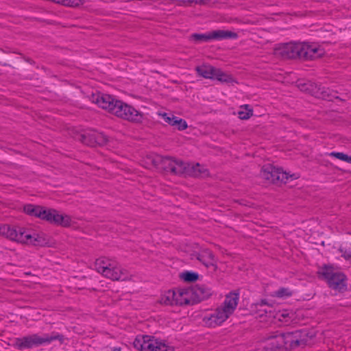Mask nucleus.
I'll list each match as a JSON object with an SVG mask.
<instances>
[{
	"label": "nucleus",
	"mask_w": 351,
	"mask_h": 351,
	"mask_svg": "<svg viewBox=\"0 0 351 351\" xmlns=\"http://www.w3.org/2000/svg\"><path fill=\"white\" fill-rule=\"evenodd\" d=\"M23 210L25 213L29 215L38 217L56 226L64 228L75 226V221L71 217L62 214L55 209L27 204L24 206Z\"/></svg>",
	"instance_id": "3"
},
{
	"label": "nucleus",
	"mask_w": 351,
	"mask_h": 351,
	"mask_svg": "<svg viewBox=\"0 0 351 351\" xmlns=\"http://www.w3.org/2000/svg\"><path fill=\"white\" fill-rule=\"evenodd\" d=\"M95 133L94 130L87 131L80 136L79 140L86 145L94 146L95 142L92 141L95 138Z\"/></svg>",
	"instance_id": "28"
},
{
	"label": "nucleus",
	"mask_w": 351,
	"mask_h": 351,
	"mask_svg": "<svg viewBox=\"0 0 351 351\" xmlns=\"http://www.w3.org/2000/svg\"><path fill=\"white\" fill-rule=\"evenodd\" d=\"M173 126L179 130H184L188 127L186 122L182 119H180L178 117H176Z\"/></svg>",
	"instance_id": "37"
},
{
	"label": "nucleus",
	"mask_w": 351,
	"mask_h": 351,
	"mask_svg": "<svg viewBox=\"0 0 351 351\" xmlns=\"http://www.w3.org/2000/svg\"><path fill=\"white\" fill-rule=\"evenodd\" d=\"M58 336H49L44 335L40 337L36 335L25 337L23 338L16 339L14 341V346L16 348L23 350L26 348H31L34 346H38L43 343H49L52 340L57 339Z\"/></svg>",
	"instance_id": "11"
},
{
	"label": "nucleus",
	"mask_w": 351,
	"mask_h": 351,
	"mask_svg": "<svg viewBox=\"0 0 351 351\" xmlns=\"http://www.w3.org/2000/svg\"><path fill=\"white\" fill-rule=\"evenodd\" d=\"M180 1H182L183 3H193V2H195V1L196 0H179Z\"/></svg>",
	"instance_id": "38"
},
{
	"label": "nucleus",
	"mask_w": 351,
	"mask_h": 351,
	"mask_svg": "<svg viewBox=\"0 0 351 351\" xmlns=\"http://www.w3.org/2000/svg\"><path fill=\"white\" fill-rule=\"evenodd\" d=\"M113 351H121V348H115L113 349Z\"/></svg>",
	"instance_id": "39"
},
{
	"label": "nucleus",
	"mask_w": 351,
	"mask_h": 351,
	"mask_svg": "<svg viewBox=\"0 0 351 351\" xmlns=\"http://www.w3.org/2000/svg\"><path fill=\"white\" fill-rule=\"evenodd\" d=\"M306 332L295 330L291 332L280 334V341H282V348L291 350L304 345L306 342Z\"/></svg>",
	"instance_id": "10"
},
{
	"label": "nucleus",
	"mask_w": 351,
	"mask_h": 351,
	"mask_svg": "<svg viewBox=\"0 0 351 351\" xmlns=\"http://www.w3.org/2000/svg\"><path fill=\"white\" fill-rule=\"evenodd\" d=\"M301 43L280 44L274 48V55L282 58H301Z\"/></svg>",
	"instance_id": "12"
},
{
	"label": "nucleus",
	"mask_w": 351,
	"mask_h": 351,
	"mask_svg": "<svg viewBox=\"0 0 351 351\" xmlns=\"http://www.w3.org/2000/svg\"><path fill=\"white\" fill-rule=\"evenodd\" d=\"M182 278L186 282H193L197 280L198 275L193 272H184L181 274Z\"/></svg>",
	"instance_id": "34"
},
{
	"label": "nucleus",
	"mask_w": 351,
	"mask_h": 351,
	"mask_svg": "<svg viewBox=\"0 0 351 351\" xmlns=\"http://www.w3.org/2000/svg\"><path fill=\"white\" fill-rule=\"evenodd\" d=\"M251 313L256 317L265 318L272 317L273 308L265 300L252 304L250 306Z\"/></svg>",
	"instance_id": "17"
},
{
	"label": "nucleus",
	"mask_w": 351,
	"mask_h": 351,
	"mask_svg": "<svg viewBox=\"0 0 351 351\" xmlns=\"http://www.w3.org/2000/svg\"><path fill=\"white\" fill-rule=\"evenodd\" d=\"M95 269L103 276L114 281H129L132 275L122 268L116 261L107 258H99L95 261Z\"/></svg>",
	"instance_id": "4"
},
{
	"label": "nucleus",
	"mask_w": 351,
	"mask_h": 351,
	"mask_svg": "<svg viewBox=\"0 0 351 351\" xmlns=\"http://www.w3.org/2000/svg\"><path fill=\"white\" fill-rule=\"evenodd\" d=\"M175 291V304H193V292L191 289H179Z\"/></svg>",
	"instance_id": "18"
},
{
	"label": "nucleus",
	"mask_w": 351,
	"mask_h": 351,
	"mask_svg": "<svg viewBox=\"0 0 351 351\" xmlns=\"http://www.w3.org/2000/svg\"><path fill=\"white\" fill-rule=\"evenodd\" d=\"M191 39L195 43L208 42L211 40L210 34H194L191 36Z\"/></svg>",
	"instance_id": "31"
},
{
	"label": "nucleus",
	"mask_w": 351,
	"mask_h": 351,
	"mask_svg": "<svg viewBox=\"0 0 351 351\" xmlns=\"http://www.w3.org/2000/svg\"><path fill=\"white\" fill-rule=\"evenodd\" d=\"M0 235L21 244L38 247L49 245V239L44 233L23 227L0 224Z\"/></svg>",
	"instance_id": "1"
},
{
	"label": "nucleus",
	"mask_w": 351,
	"mask_h": 351,
	"mask_svg": "<svg viewBox=\"0 0 351 351\" xmlns=\"http://www.w3.org/2000/svg\"><path fill=\"white\" fill-rule=\"evenodd\" d=\"M301 58L313 60L322 57L325 51L319 45L313 43H301Z\"/></svg>",
	"instance_id": "15"
},
{
	"label": "nucleus",
	"mask_w": 351,
	"mask_h": 351,
	"mask_svg": "<svg viewBox=\"0 0 351 351\" xmlns=\"http://www.w3.org/2000/svg\"><path fill=\"white\" fill-rule=\"evenodd\" d=\"M91 101L100 108L113 114L117 100L114 99L111 95L97 93L92 95Z\"/></svg>",
	"instance_id": "14"
},
{
	"label": "nucleus",
	"mask_w": 351,
	"mask_h": 351,
	"mask_svg": "<svg viewBox=\"0 0 351 351\" xmlns=\"http://www.w3.org/2000/svg\"><path fill=\"white\" fill-rule=\"evenodd\" d=\"M159 302L165 305L175 304V291L168 290L165 291L161 295Z\"/></svg>",
	"instance_id": "26"
},
{
	"label": "nucleus",
	"mask_w": 351,
	"mask_h": 351,
	"mask_svg": "<svg viewBox=\"0 0 351 351\" xmlns=\"http://www.w3.org/2000/svg\"><path fill=\"white\" fill-rule=\"evenodd\" d=\"M91 101L100 108L113 114L117 100L114 99L111 95L97 93L92 95Z\"/></svg>",
	"instance_id": "13"
},
{
	"label": "nucleus",
	"mask_w": 351,
	"mask_h": 351,
	"mask_svg": "<svg viewBox=\"0 0 351 351\" xmlns=\"http://www.w3.org/2000/svg\"><path fill=\"white\" fill-rule=\"evenodd\" d=\"M113 114L133 123H141L144 119V114L142 112L119 100L117 101Z\"/></svg>",
	"instance_id": "8"
},
{
	"label": "nucleus",
	"mask_w": 351,
	"mask_h": 351,
	"mask_svg": "<svg viewBox=\"0 0 351 351\" xmlns=\"http://www.w3.org/2000/svg\"><path fill=\"white\" fill-rule=\"evenodd\" d=\"M162 156L156 154L147 156L145 158L144 163L147 168L155 167L159 169Z\"/></svg>",
	"instance_id": "25"
},
{
	"label": "nucleus",
	"mask_w": 351,
	"mask_h": 351,
	"mask_svg": "<svg viewBox=\"0 0 351 351\" xmlns=\"http://www.w3.org/2000/svg\"><path fill=\"white\" fill-rule=\"evenodd\" d=\"M211 40H223L228 38L235 39L237 38V34L228 30L218 29L210 32Z\"/></svg>",
	"instance_id": "23"
},
{
	"label": "nucleus",
	"mask_w": 351,
	"mask_h": 351,
	"mask_svg": "<svg viewBox=\"0 0 351 351\" xmlns=\"http://www.w3.org/2000/svg\"><path fill=\"white\" fill-rule=\"evenodd\" d=\"M187 174L195 177H206L209 175L208 169L199 164H188Z\"/></svg>",
	"instance_id": "21"
},
{
	"label": "nucleus",
	"mask_w": 351,
	"mask_h": 351,
	"mask_svg": "<svg viewBox=\"0 0 351 351\" xmlns=\"http://www.w3.org/2000/svg\"><path fill=\"white\" fill-rule=\"evenodd\" d=\"M298 87L302 91H309L312 95L316 97L322 98L324 99H329V94L327 89L325 88L317 87L313 88V85L311 83L307 84H298Z\"/></svg>",
	"instance_id": "20"
},
{
	"label": "nucleus",
	"mask_w": 351,
	"mask_h": 351,
	"mask_svg": "<svg viewBox=\"0 0 351 351\" xmlns=\"http://www.w3.org/2000/svg\"><path fill=\"white\" fill-rule=\"evenodd\" d=\"M194 303L208 299L212 294V289L204 285H196L191 289Z\"/></svg>",
	"instance_id": "19"
},
{
	"label": "nucleus",
	"mask_w": 351,
	"mask_h": 351,
	"mask_svg": "<svg viewBox=\"0 0 351 351\" xmlns=\"http://www.w3.org/2000/svg\"><path fill=\"white\" fill-rule=\"evenodd\" d=\"M195 258L207 268H211L214 271L217 269V258L208 249H202L199 252L194 254Z\"/></svg>",
	"instance_id": "16"
},
{
	"label": "nucleus",
	"mask_w": 351,
	"mask_h": 351,
	"mask_svg": "<svg viewBox=\"0 0 351 351\" xmlns=\"http://www.w3.org/2000/svg\"><path fill=\"white\" fill-rule=\"evenodd\" d=\"M237 114L239 119H248L252 116L253 110L248 105L241 106Z\"/></svg>",
	"instance_id": "29"
},
{
	"label": "nucleus",
	"mask_w": 351,
	"mask_h": 351,
	"mask_svg": "<svg viewBox=\"0 0 351 351\" xmlns=\"http://www.w3.org/2000/svg\"><path fill=\"white\" fill-rule=\"evenodd\" d=\"M133 345L141 351H174L173 346L149 335L137 336Z\"/></svg>",
	"instance_id": "6"
},
{
	"label": "nucleus",
	"mask_w": 351,
	"mask_h": 351,
	"mask_svg": "<svg viewBox=\"0 0 351 351\" xmlns=\"http://www.w3.org/2000/svg\"><path fill=\"white\" fill-rule=\"evenodd\" d=\"M261 176L269 183H276L278 182L287 183L289 180H295L299 178L298 174H289L282 169L276 168L271 165L263 166Z\"/></svg>",
	"instance_id": "7"
},
{
	"label": "nucleus",
	"mask_w": 351,
	"mask_h": 351,
	"mask_svg": "<svg viewBox=\"0 0 351 351\" xmlns=\"http://www.w3.org/2000/svg\"><path fill=\"white\" fill-rule=\"evenodd\" d=\"M158 114L163 119L166 123L171 126L173 125L174 121H176L177 117L171 113L158 112Z\"/></svg>",
	"instance_id": "32"
},
{
	"label": "nucleus",
	"mask_w": 351,
	"mask_h": 351,
	"mask_svg": "<svg viewBox=\"0 0 351 351\" xmlns=\"http://www.w3.org/2000/svg\"><path fill=\"white\" fill-rule=\"evenodd\" d=\"M188 163H184L181 160H175V165H173L171 172L173 174L186 173Z\"/></svg>",
	"instance_id": "27"
},
{
	"label": "nucleus",
	"mask_w": 351,
	"mask_h": 351,
	"mask_svg": "<svg viewBox=\"0 0 351 351\" xmlns=\"http://www.w3.org/2000/svg\"><path fill=\"white\" fill-rule=\"evenodd\" d=\"M106 141H107V138L104 134L96 132L95 138H94V140H93L92 142H95V145H102L105 144L106 143Z\"/></svg>",
	"instance_id": "35"
},
{
	"label": "nucleus",
	"mask_w": 351,
	"mask_h": 351,
	"mask_svg": "<svg viewBox=\"0 0 351 351\" xmlns=\"http://www.w3.org/2000/svg\"><path fill=\"white\" fill-rule=\"evenodd\" d=\"M272 317L282 323L289 324L293 320L295 314L288 310H281L276 313L273 312Z\"/></svg>",
	"instance_id": "24"
},
{
	"label": "nucleus",
	"mask_w": 351,
	"mask_h": 351,
	"mask_svg": "<svg viewBox=\"0 0 351 351\" xmlns=\"http://www.w3.org/2000/svg\"><path fill=\"white\" fill-rule=\"evenodd\" d=\"M330 156L335 157L341 160L351 163V157L341 152H331Z\"/></svg>",
	"instance_id": "36"
},
{
	"label": "nucleus",
	"mask_w": 351,
	"mask_h": 351,
	"mask_svg": "<svg viewBox=\"0 0 351 351\" xmlns=\"http://www.w3.org/2000/svg\"><path fill=\"white\" fill-rule=\"evenodd\" d=\"M239 295L230 293L226 296L223 303L213 311L202 312V324L208 328L221 326L234 312L238 305Z\"/></svg>",
	"instance_id": "2"
},
{
	"label": "nucleus",
	"mask_w": 351,
	"mask_h": 351,
	"mask_svg": "<svg viewBox=\"0 0 351 351\" xmlns=\"http://www.w3.org/2000/svg\"><path fill=\"white\" fill-rule=\"evenodd\" d=\"M263 348L267 350H274L276 349L282 348V341H280V334L269 336L265 339L264 341Z\"/></svg>",
	"instance_id": "22"
},
{
	"label": "nucleus",
	"mask_w": 351,
	"mask_h": 351,
	"mask_svg": "<svg viewBox=\"0 0 351 351\" xmlns=\"http://www.w3.org/2000/svg\"><path fill=\"white\" fill-rule=\"evenodd\" d=\"M291 295V292L286 288H280L272 293V296L284 298H287Z\"/></svg>",
	"instance_id": "33"
},
{
	"label": "nucleus",
	"mask_w": 351,
	"mask_h": 351,
	"mask_svg": "<svg viewBox=\"0 0 351 351\" xmlns=\"http://www.w3.org/2000/svg\"><path fill=\"white\" fill-rule=\"evenodd\" d=\"M195 70L199 75L204 78L215 79L227 84H232L234 82L230 75L210 65L197 66Z\"/></svg>",
	"instance_id": "9"
},
{
	"label": "nucleus",
	"mask_w": 351,
	"mask_h": 351,
	"mask_svg": "<svg viewBox=\"0 0 351 351\" xmlns=\"http://www.w3.org/2000/svg\"><path fill=\"white\" fill-rule=\"evenodd\" d=\"M319 278L324 279L329 287L338 291H343L347 289V278L346 275L334 267L325 265L317 271Z\"/></svg>",
	"instance_id": "5"
},
{
	"label": "nucleus",
	"mask_w": 351,
	"mask_h": 351,
	"mask_svg": "<svg viewBox=\"0 0 351 351\" xmlns=\"http://www.w3.org/2000/svg\"><path fill=\"white\" fill-rule=\"evenodd\" d=\"M173 165H175V159L162 156L159 169H162L167 172H171Z\"/></svg>",
	"instance_id": "30"
}]
</instances>
